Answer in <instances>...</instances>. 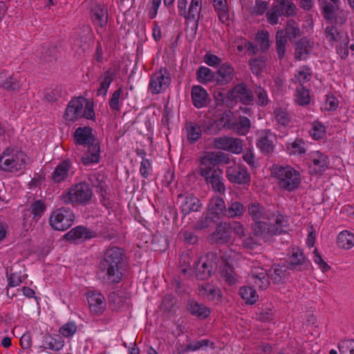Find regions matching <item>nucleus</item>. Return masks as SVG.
<instances>
[{
	"mask_svg": "<svg viewBox=\"0 0 354 354\" xmlns=\"http://www.w3.org/2000/svg\"><path fill=\"white\" fill-rule=\"evenodd\" d=\"M125 258V253L120 248L109 246L104 250L100 263L104 283L113 285L122 281L126 266Z\"/></svg>",
	"mask_w": 354,
	"mask_h": 354,
	"instance_id": "nucleus-1",
	"label": "nucleus"
},
{
	"mask_svg": "<svg viewBox=\"0 0 354 354\" xmlns=\"http://www.w3.org/2000/svg\"><path fill=\"white\" fill-rule=\"evenodd\" d=\"M75 144L87 147L86 151L81 158L84 165H90L99 162L100 147L89 127H78L73 134Z\"/></svg>",
	"mask_w": 354,
	"mask_h": 354,
	"instance_id": "nucleus-2",
	"label": "nucleus"
},
{
	"mask_svg": "<svg viewBox=\"0 0 354 354\" xmlns=\"http://www.w3.org/2000/svg\"><path fill=\"white\" fill-rule=\"evenodd\" d=\"M272 175L276 179L279 188L286 192L295 191L301 183L300 171L290 165H274Z\"/></svg>",
	"mask_w": 354,
	"mask_h": 354,
	"instance_id": "nucleus-3",
	"label": "nucleus"
},
{
	"mask_svg": "<svg viewBox=\"0 0 354 354\" xmlns=\"http://www.w3.org/2000/svg\"><path fill=\"white\" fill-rule=\"evenodd\" d=\"M269 221L259 222L253 226L254 234L264 240L270 236L281 234L288 230V221L286 216L278 213L270 214Z\"/></svg>",
	"mask_w": 354,
	"mask_h": 354,
	"instance_id": "nucleus-4",
	"label": "nucleus"
},
{
	"mask_svg": "<svg viewBox=\"0 0 354 354\" xmlns=\"http://www.w3.org/2000/svg\"><path fill=\"white\" fill-rule=\"evenodd\" d=\"M92 197V189L86 182L73 185L60 195L63 203L72 205H86L90 203Z\"/></svg>",
	"mask_w": 354,
	"mask_h": 354,
	"instance_id": "nucleus-5",
	"label": "nucleus"
},
{
	"mask_svg": "<svg viewBox=\"0 0 354 354\" xmlns=\"http://www.w3.org/2000/svg\"><path fill=\"white\" fill-rule=\"evenodd\" d=\"M26 155L21 150L7 148L0 156V169L8 172H16L25 168Z\"/></svg>",
	"mask_w": 354,
	"mask_h": 354,
	"instance_id": "nucleus-6",
	"label": "nucleus"
},
{
	"mask_svg": "<svg viewBox=\"0 0 354 354\" xmlns=\"http://www.w3.org/2000/svg\"><path fill=\"white\" fill-rule=\"evenodd\" d=\"M218 257L214 252H208L194 263L196 277L200 280L208 279L215 272L218 266Z\"/></svg>",
	"mask_w": 354,
	"mask_h": 354,
	"instance_id": "nucleus-7",
	"label": "nucleus"
},
{
	"mask_svg": "<svg viewBox=\"0 0 354 354\" xmlns=\"http://www.w3.org/2000/svg\"><path fill=\"white\" fill-rule=\"evenodd\" d=\"M296 14V6L288 0H274L271 8L267 12L266 17L269 24L275 25L281 16L290 17Z\"/></svg>",
	"mask_w": 354,
	"mask_h": 354,
	"instance_id": "nucleus-8",
	"label": "nucleus"
},
{
	"mask_svg": "<svg viewBox=\"0 0 354 354\" xmlns=\"http://www.w3.org/2000/svg\"><path fill=\"white\" fill-rule=\"evenodd\" d=\"M296 14V6L288 0H274L271 8L267 12L266 17L269 24L275 25L281 16L290 17Z\"/></svg>",
	"mask_w": 354,
	"mask_h": 354,
	"instance_id": "nucleus-9",
	"label": "nucleus"
},
{
	"mask_svg": "<svg viewBox=\"0 0 354 354\" xmlns=\"http://www.w3.org/2000/svg\"><path fill=\"white\" fill-rule=\"evenodd\" d=\"M74 218L75 216L70 208L61 207L52 212L49 223L54 230L64 231L73 225Z\"/></svg>",
	"mask_w": 354,
	"mask_h": 354,
	"instance_id": "nucleus-10",
	"label": "nucleus"
},
{
	"mask_svg": "<svg viewBox=\"0 0 354 354\" xmlns=\"http://www.w3.org/2000/svg\"><path fill=\"white\" fill-rule=\"evenodd\" d=\"M171 75L168 69L161 67L150 77L148 89L153 94H158L165 91L171 84Z\"/></svg>",
	"mask_w": 354,
	"mask_h": 354,
	"instance_id": "nucleus-11",
	"label": "nucleus"
},
{
	"mask_svg": "<svg viewBox=\"0 0 354 354\" xmlns=\"http://www.w3.org/2000/svg\"><path fill=\"white\" fill-rule=\"evenodd\" d=\"M199 173L205 178L207 183L211 185L214 192L220 194L225 193V187L223 183V171L221 169L214 167H201Z\"/></svg>",
	"mask_w": 354,
	"mask_h": 354,
	"instance_id": "nucleus-12",
	"label": "nucleus"
},
{
	"mask_svg": "<svg viewBox=\"0 0 354 354\" xmlns=\"http://www.w3.org/2000/svg\"><path fill=\"white\" fill-rule=\"evenodd\" d=\"M73 162L69 159L60 162L50 174V180L54 184H61L69 180L74 175Z\"/></svg>",
	"mask_w": 354,
	"mask_h": 354,
	"instance_id": "nucleus-13",
	"label": "nucleus"
},
{
	"mask_svg": "<svg viewBox=\"0 0 354 354\" xmlns=\"http://www.w3.org/2000/svg\"><path fill=\"white\" fill-rule=\"evenodd\" d=\"M328 156L319 151H311L309 154V169L311 174H322L329 167Z\"/></svg>",
	"mask_w": 354,
	"mask_h": 354,
	"instance_id": "nucleus-14",
	"label": "nucleus"
},
{
	"mask_svg": "<svg viewBox=\"0 0 354 354\" xmlns=\"http://www.w3.org/2000/svg\"><path fill=\"white\" fill-rule=\"evenodd\" d=\"M226 176L230 182L239 185H249L250 175L247 168L241 165L233 164L226 170Z\"/></svg>",
	"mask_w": 354,
	"mask_h": 354,
	"instance_id": "nucleus-15",
	"label": "nucleus"
},
{
	"mask_svg": "<svg viewBox=\"0 0 354 354\" xmlns=\"http://www.w3.org/2000/svg\"><path fill=\"white\" fill-rule=\"evenodd\" d=\"M213 145L216 149L236 154L240 153L243 150V142L240 138L221 136L214 139Z\"/></svg>",
	"mask_w": 354,
	"mask_h": 354,
	"instance_id": "nucleus-16",
	"label": "nucleus"
},
{
	"mask_svg": "<svg viewBox=\"0 0 354 354\" xmlns=\"http://www.w3.org/2000/svg\"><path fill=\"white\" fill-rule=\"evenodd\" d=\"M90 17L92 23L98 28H104L108 22L109 14L104 4L94 2L90 7Z\"/></svg>",
	"mask_w": 354,
	"mask_h": 354,
	"instance_id": "nucleus-17",
	"label": "nucleus"
},
{
	"mask_svg": "<svg viewBox=\"0 0 354 354\" xmlns=\"http://www.w3.org/2000/svg\"><path fill=\"white\" fill-rule=\"evenodd\" d=\"M89 310L95 315H102L106 307L104 296L98 290H90L86 294Z\"/></svg>",
	"mask_w": 354,
	"mask_h": 354,
	"instance_id": "nucleus-18",
	"label": "nucleus"
},
{
	"mask_svg": "<svg viewBox=\"0 0 354 354\" xmlns=\"http://www.w3.org/2000/svg\"><path fill=\"white\" fill-rule=\"evenodd\" d=\"M227 97L230 100L240 102L243 105L250 104L254 100L252 91L243 83L236 85L230 90L227 93Z\"/></svg>",
	"mask_w": 354,
	"mask_h": 354,
	"instance_id": "nucleus-19",
	"label": "nucleus"
},
{
	"mask_svg": "<svg viewBox=\"0 0 354 354\" xmlns=\"http://www.w3.org/2000/svg\"><path fill=\"white\" fill-rule=\"evenodd\" d=\"M257 147L263 153L272 152L274 149L275 135L270 129H261L257 133Z\"/></svg>",
	"mask_w": 354,
	"mask_h": 354,
	"instance_id": "nucleus-20",
	"label": "nucleus"
},
{
	"mask_svg": "<svg viewBox=\"0 0 354 354\" xmlns=\"http://www.w3.org/2000/svg\"><path fill=\"white\" fill-rule=\"evenodd\" d=\"M84 102V97H78L72 99L68 102L64 116L66 122H73L82 118Z\"/></svg>",
	"mask_w": 354,
	"mask_h": 354,
	"instance_id": "nucleus-21",
	"label": "nucleus"
},
{
	"mask_svg": "<svg viewBox=\"0 0 354 354\" xmlns=\"http://www.w3.org/2000/svg\"><path fill=\"white\" fill-rule=\"evenodd\" d=\"M248 281L259 289H266L270 284L267 270L261 267H252L251 268L248 274Z\"/></svg>",
	"mask_w": 354,
	"mask_h": 354,
	"instance_id": "nucleus-22",
	"label": "nucleus"
},
{
	"mask_svg": "<svg viewBox=\"0 0 354 354\" xmlns=\"http://www.w3.org/2000/svg\"><path fill=\"white\" fill-rule=\"evenodd\" d=\"M96 236L97 234L95 232L82 226L75 227L64 235L67 241L74 243H79Z\"/></svg>",
	"mask_w": 354,
	"mask_h": 354,
	"instance_id": "nucleus-23",
	"label": "nucleus"
},
{
	"mask_svg": "<svg viewBox=\"0 0 354 354\" xmlns=\"http://www.w3.org/2000/svg\"><path fill=\"white\" fill-rule=\"evenodd\" d=\"M192 102L196 109L207 106L209 102V95L207 91L200 85H194L191 89Z\"/></svg>",
	"mask_w": 354,
	"mask_h": 354,
	"instance_id": "nucleus-24",
	"label": "nucleus"
},
{
	"mask_svg": "<svg viewBox=\"0 0 354 354\" xmlns=\"http://www.w3.org/2000/svg\"><path fill=\"white\" fill-rule=\"evenodd\" d=\"M212 243L218 244L227 243L231 240L230 223H220L216 225L215 232L209 236Z\"/></svg>",
	"mask_w": 354,
	"mask_h": 354,
	"instance_id": "nucleus-25",
	"label": "nucleus"
},
{
	"mask_svg": "<svg viewBox=\"0 0 354 354\" xmlns=\"http://www.w3.org/2000/svg\"><path fill=\"white\" fill-rule=\"evenodd\" d=\"M181 212L185 216L192 212H197L200 209L201 201L193 194H186L181 196Z\"/></svg>",
	"mask_w": 354,
	"mask_h": 354,
	"instance_id": "nucleus-26",
	"label": "nucleus"
},
{
	"mask_svg": "<svg viewBox=\"0 0 354 354\" xmlns=\"http://www.w3.org/2000/svg\"><path fill=\"white\" fill-rule=\"evenodd\" d=\"M115 77L116 69L109 68L104 72L99 79L100 86L97 89V95L105 96Z\"/></svg>",
	"mask_w": 354,
	"mask_h": 354,
	"instance_id": "nucleus-27",
	"label": "nucleus"
},
{
	"mask_svg": "<svg viewBox=\"0 0 354 354\" xmlns=\"http://www.w3.org/2000/svg\"><path fill=\"white\" fill-rule=\"evenodd\" d=\"M320 0V4L324 18L332 21L335 19L337 12L342 3L341 0Z\"/></svg>",
	"mask_w": 354,
	"mask_h": 354,
	"instance_id": "nucleus-28",
	"label": "nucleus"
},
{
	"mask_svg": "<svg viewBox=\"0 0 354 354\" xmlns=\"http://www.w3.org/2000/svg\"><path fill=\"white\" fill-rule=\"evenodd\" d=\"M216 75V81L218 84H227L233 80L234 75V67L228 62L223 63L218 68Z\"/></svg>",
	"mask_w": 354,
	"mask_h": 354,
	"instance_id": "nucleus-29",
	"label": "nucleus"
},
{
	"mask_svg": "<svg viewBox=\"0 0 354 354\" xmlns=\"http://www.w3.org/2000/svg\"><path fill=\"white\" fill-rule=\"evenodd\" d=\"M207 208L209 214L214 216L216 219H219L222 216H225L226 207L224 199L222 197L216 196L211 198Z\"/></svg>",
	"mask_w": 354,
	"mask_h": 354,
	"instance_id": "nucleus-30",
	"label": "nucleus"
},
{
	"mask_svg": "<svg viewBox=\"0 0 354 354\" xmlns=\"http://www.w3.org/2000/svg\"><path fill=\"white\" fill-rule=\"evenodd\" d=\"M64 340L59 334L53 335H46L43 337L41 347L44 349L59 351L64 348Z\"/></svg>",
	"mask_w": 354,
	"mask_h": 354,
	"instance_id": "nucleus-31",
	"label": "nucleus"
},
{
	"mask_svg": "<svg viewBox=\"0 0 354 354\" xmlns=\"http://www.w3.org/2000/svg\"><path fill=\"white\" fill-rule=\"evenodd\" d=\"M248 214L254 221V225L262 222L261 219H270V214L266 208L258 203H252L248 207Z\"/></svg>",
	"mask_w": 354,
	"mask_h": 354,
	"instance_id": "nucleus-32",
	"label": "nucleus"
},
{
	"mask_svg": "<svg viewBox=\"0 0 354 354\" xmlns=\"http://www.w3.org/2000/svg\"><path fill=\"white\" fill-rule=\"evenodd\" d=\"M201 8L202 0H192L188 10H186L183 16L186 20L194 21L196 28L198 27Z\"/></svg>",
	"mask_w": 354,
	"mask_h": 354,
	"instance_id": "nucleus-33",
	"label": "nucleus"
},
{
	"mask_svg": "<svg viewBox=\"0 0 354 354\" xmlns=\"http://www.w3.org/2000/svg\"><path fill=\"white\" fill-rule=\"evenodd\" d=\"M289 262L292 268L299 267L300 270L308 269L310 265L304 252L300 250L293 251L292 254L289 257Z\"/></svg>",
	"mask_w": 354,
	"mask_h": 354,
	"instance_id": "nucleus-34",
	"label": "nucleus"
},
{
	"mask_svg": "<svg viewBox=\"0 0 354 354\" xmlns=\"http://www.w3.org/2000/svg\"><path fill=\"white\" fill-rule=\"evenodd\" d=\"M313 43L307 38L301 39L295 46V57L299 59H305L312 50Z\"/></svg>",
	"mask_w": 354,
	"mask_h": 354,
	"instance_id": "nucleus-35",
	"label": "nucleus"
},
{
	"mask_svg": "<svg viewBox=\"0 0 354 354\" xmlns=\"http://www.w3.org/2000/svg\"><path fill=\"white\" fill-rule=\"evenodd\" d=\"M190 313L201 319L208 317L210 315V309L202 304L192 301L188 304Z\"/></svg>",
	"mask_w": 354,
	"mask_h": 354,
	"instance_id": "nucleus-36",
	"label": "nucleus"
},
{
	"mask_svg": "<svg viewBox=\"0 0 354 354\" xmlns=\"http://www.w3.org/2000/svg\"><path fill=\"white\" fill-rule=\"evenodd\" d=\"M251 128L250 120L245 116H240L238 120L231 124L230 129L240 136L246 135Z\"/></svg>",
	"mask_w": 354,
	"mask_h": 354,
	"instance_id": "nucleus-37",
	"label": "nucleus"
},
{
	"mask_svg": "<svg viewBox=\"0 0 354 354\" xmlns=\"http://www.w3.org/2000/svg\"><path fill=\"white\" fill-rule=\"evenodd\" d=\"M286 146V152L290 156H301L306 152V145L299 138H297L292 142H287Z\"/></svg>",
	"mask_w": 354,
	"mask_h": 354,
	"instance_id": "nucleus-38",
	"label": "nucleus"
},
{
	"mask_svg": "<svg viewBox=\"0 0 354 354\" xmlns=\"http://www.w3.org/2000/svg\"><path fill=\"white\" fill-rule=\"evenodd\" d=\"M124 97V89L122 87H120L116 89L111 95L109 100V105L111 111L115 112H120L121 111Z\"/></svg>",
	"mask_w": 354,
	"mask_h": 354,
	"instance_id": "nucleus-39",
	"label": "nucleus"
},
{
	"mask_svg": "<svg viewBox=\"0 0 354 354\" xmlns=\"http://www.w3.org/2000/svg\"><path fill=\"white\" fill-rule=\"evenodd\" d=\"M187 138L191 143L197 142L202 136V127L200 124L189 122L185 126Z\"/></svg>",
	"mask_w": 354,
	"mask_h": 354,
	"instance_id": "nucleus-40",
	"label": "nucleus"
},
{
	"mask_svg": "<svg viewBox=\"0 0 354 354\" xmlns=\"http://www.w3.org/2000/svg\"><path fill=\"white\" fill-rule=\"evenodd\" d=\"M213 6L219 20L224 23L229 19V7L227 0H212Z\"/></svg>",
	"mask_w": 354,
	"mask_h": 354,
	"instance_id": "nucleus-41",
	"label": "nucleus"
},
{
	"mask_svg": "<svg viewBox=\"0 0 354 354\" xmlns=\"http://www.w3.org/2000/svg\"><path fill=\"white\" fill-rule=\"evenodd\" d=\"M325 35L327 40L332 44L342 41L344 38H348L346 35L339 32L334 26H327L325 29Z\"/></svg>",
	"mask_w": 354,
	"mask_h": 354,
	"instance_id": "nucleus-42",
	"label": "nucleus"
},
{
	"mask_svg": "<svg viewBox=\"0 0 354 354\" xmlns=\"http://www.w3.org/2000/svg\"><path fill=\"white\" fill-rule=\"evenodd\" d=\"M245 211L244 205L239 201H232L226 208L225 216L228 218H241Z\"/></svg>",
	"mask_w": 354,
	"mask_h": 354,
	"instance_id": "nucleus-43",
	"label": "nucleus"
},
{
	"mask_svg": "<svg viewBox=\"0 0 354 354\" xmlns=\"http://www.w3.org/2000/svg\"><path fill=\"white\" fill-rule=\"evenodd\" d=\"M295 102L300 106H305L310 103V96L308 89L303 85H298L295 92Z\"/></svg>",
	"mask_w": 354,
	"mask_h": 354,
	"instance_id": "nucleus-44",
	"label": "nucleus"
},
{
	"mask_svg": "<svg viewBox=\"0 0 354 354\" xmlns=\"http://www.w3.org/2000/svg\"><path fill=\"white\" fill-rule=\"evenodd\" d=\"M239 295L247 304L252 305L258 299L259 295L256 290L250 286H243L239 289Z\"/></svg>",
	"mask_w": 354,
	"mask_h": 354,
	"instance_id": "nucleus-45",
	"label": "nucleus"
},
{
	"mask_svg": "<svg viewBox=\"0 0 354 354\" xmlns=\"http://www.w3.org/2000/svg\"><path fill=\"white\" fill-rule=\"evenodd\" d=\"M337 245L341 248H351L354 245V234L347 230L341 232L337 236Z\"/></svg>",
	"mask_w": 354,
	"mask_h": 354,
	"instance_id": "nucleus-46",
	"label": "nucleus"
},
{
	"mask_svg": "<svg viewBox=\"0 0 354 354\" xmlns=\"http://www.w3.org/2000/svg\"><path fill=\"white\" fill-rule=\"evenodd\" d=\"M46 209V206L44 201L36 200L29 206L28 212L32 215L33 218L37 221L39 219Z\"/></svg>",
	"mask_w": 354,
	"mask_h": 354,
	"instance_id": "nucleus-47",
	"label": "nucleus"
},
{
	"mask_svg": "<svg viewBox=\"0 0 354 354\" xmlns=\"http://www.w3.org/2000/svg\"><path fill=\"white\" fill-rule=\"evenodd\" d=\"M284 34L288 36L290 41L295 39L301 34V30L299 24L293 20L290 19L286 22Z\"/></svg>",
	"mask_w": 354,
	"mask_h": 354,
	"instance_id": "nucleus-48",
	"label": "nucleus"
},
{
	"mask_svg": "<svg viewBox=\"0 0 354 354\" xmlns=\"http://www.w3.org/2000/svg\"><path fill=\"white\" fill-rule=\"evenodd\" d=\"M222 276L230 286H233L237 283H239L241 277L235 273L234 268L227 263L223 270Z\"/></svg>",
	"mask_w": 354,
	"mask_h": 354,
	"instance_id": "nucleus-49",
	"label": "nucleus"
},
{
	"mask_svg": "<svg viewBox=\"0 0 354 354\" xmlns=\"http://www.w3.org/2000/svg\"><path fill=\"white\" fill-rule=\"evenodd\" d=\"M0 86L8 91H13L19 89L20 83L18 75H12L6 77L1 82Z\"/></svg>",
	"mask_w": 354,
	"mask_h": 354,
	"instance_id": "nucleus-50",
	"label": "nucleus"
},
{
	"mask_svg": "<svg viewBox=\"0 0 354 354\" xmlns=\"http://www.w3.org/2000/svg\"><path fill=\"white\" fill-rule=\"evenodd\" d=\"M201 291L203 296L209 301L218 300L221 297L220 290L209 284L203 286Z\"/></svg>",
	"mask_w": 354,
	"mask_h": 354,
	"instance_id": "nucleus-51",
	"label": "nucleus"
},
{
	"mask_svg": "<svg viewBox=\"0 0 354 354\" xmlns=\"http://www.w3.org/2000/svg\"><path fill=\"white\" fill-rule=\"evenodd\" d=\"M77 330V326L75 322H68L59 328V335L62 337H71L75 334Z\"/></svg>",
	"mask_w": 354,
	"mask_h": 354,
	"instance_id": "nucleus-52",
	"label": "nucleus"
},
{
	"mask_svg": "<svg viewBox=\"0 0 354 354\" xmlns=\"http://www.w3.org/2000/svg\"><path fill=\"white\" fill-rule=\"evenodd\" d=\"M312 73L310 68L304 66L301 68L295 75V80L299 83V85H303L304 83L310 81Z\"/></svg>",
	"mask_w": 354,
	"mask_h": 354,
	"instance_id": "nucleus-53",
	"label": "nucleus"
},
{
	"mask_svg": "<svg viewBox=\"0 0 354 354\" xmlns=\"http://www.w3.org/2000/svg\"><path fill=\"white\" fill-rule=\"evenodd\" d=\"M220 121L209 119L204 120L201 124V127L203 131L208 134H216L220 131Z\"/></svg>",
	"mask_w": 354,
	"mask_h": 354,
	"instance_id": "nucleus-54",
	"label": "nucleus"
},
{
	"mask_svg": "<svg viewBox=\"0 0 354 354\" xmlns=\"http://www.w3.org/2000/svg\"><path fill=\"white\" fill-rule=\"evenodd\" d=\"M197 80L200 83L205 84L213 80L212 71L207 67L201 66L196 72Z\"/></svg>",
	"mask_w": 354,
	"mask_h": 354,
	"instance_id": "nucleus-55",
	"label": "nucleus"
},
{
	"mask_svg": "<svg viewBox=\"0 0 354 354\" xmlns=\"http://www.w3.org/2000/svg\"><path fill=\"white\" fill-rule=\"evenodd\" d=\"M254 93L257 97L256 103L259 106H265L268 104L269 98L268 93L261 86L257 87L254 91Z\"/></svg>",
	"mask_w": 354,
	"mask_h": 354,
	"instance_id": "nucleus-56",
	"label": "nucleus"
},
{
	"mask_svg": "<svg viewBox=\"0 0 354 354\" xmlns=\"http://www.w3.org/2000/svg\"><path fill=\"white\" fill-rule=\"evenodd\" d=\"M213 345L212 343L210 342L208 339H201L198 341L192 342L188 344H187L186 347L183 350L184 353L189 352V351H196L200 350L204 347H207L209 345Z\"/></svg>",
	"mask_w": 354,
	"mask_h": 354,
	"instance_id": "nucleus-57",
	"label": "nucleus"
},
{
	"mask_svg": "<svg viewBox=\"0 0 354 354\" xmlns=\"http://www.w3.org/2000/svg\"><path fill=\"white\" fill-rule=\"evenodd\" d=\"M274 117L277 122L282 126L288 124L290 121L288 112L281 108H277L274 111Z\"/></svg>",
	"mask_w": 354,
	"mask_h": 354,
	"instance_id": "nucleus-58",
	"label": "nucleus"
},
{
	"mask_svg": "<svg viewBox=\"0 0 354 354\" xmlns=\"http://www.w3.org/2000/svg\"><path fill=\"white\" fill-rule=\"evenodd\" d=\"M269 33L267 30L259 31L256 36V40L259 44L261 50H266L270 47Z\"/></svg>",
	"mask_w": 354,
	"mask_h": 354,
	"instance_id": "nucleus-59",
	"label": "nucleus"
},
{
	"mask_svg": "<svg viewBox=\"0 0 354 354\" xmlns=\"http://www.w3.org/2000/svg\"><path fill=\"white\" fill-rule=\"evenodd\" d=\"M286 270L283 266H274L270 270V275L273 281L279 283L286 277Z\"/></svg>",
	"mask_w": 354,
	"mask_h": 354,
	"instance_id": "nucleus-60",
	"label": "nucleus"
},
{
	"mask_svg": "<svg viewBox=\"0 0 354 354\" xmlns=\"http://www.w3.org/2000/svg\"><path fill=\"white\" fill-rule=\"evenodd\" d=\"M95 180L93 181V185L97 189V192L100 194L106 193L107 185L106 183V177L103 174H97L95 176Z\"/></svg>",
	"mask_w": 354,
	"mask_h": 354,
	"instance_id": "nucleus-61",
	"label": "nucleus"
},
{
	"mask_svg": "<svg viewBox=\"0 0 354 354\" xmlns=\"http://www.w3.org/2000/svg\"><path fill=\"white\" fill-rule=\"evenodd\" d=\"M325 127L320 122H314L310 130V135L315 140L324 138L325 135Z\"/></svg>",
	"mask_w": 354,
	"mask_h": 354,
	"instance_id": "nucleus-62",
	"label": "nucleus"
},
{
	"mask_svg": "<svg viewBox=\"0 0 354 354\" xmlns=\"http://www.w3.org/2000/svg\"><path fill=\"white\" fill-rule=\"evenodd\" d=\"M340 354H354V340L345 339L341 341L338 346Z\"/></svg>",
	"mask_w": 354,
	"mask_h": 354,
	"instance_id": "nucleus-63",
	"label": "nucleus"
},
{
	"mask_svg": "<svg viewBox=\"0 0 354 354\" xmlns=\"http://www.w3.org/2000/svg\"><path fill=\"white\" fill-rule=\"evenodd\" d=\"M348 43L349 39L344 38L342 41L335 44L337 53L342 59H346L348 55Z\"/></svg>",
	"mask_w": 354,
	"mask_h": 354,
	"instance_id": "nucleus-64",
	"label": "nucleus"
}]
</instances>
